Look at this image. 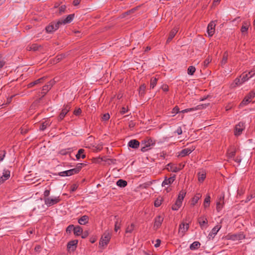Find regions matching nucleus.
I'll return each instance as SVG.
<instances>
[{
    "label": "nucleus",
    "instance_id": "16",
    "mask_svg": "<svg viewBox=\"0 0 255 255\" xmlns=\"http://www.w3.org/2000/svg\"><path fill=\"white\" fill-rule=\"evenodd\" d=\"M74 16V14H71L68 15L65 18L63 19H60L59 21L60 22L61 25L69 23L73 20Z\"/></svg>",
    "mask_w": 255,
    "mask_h": 255
},
{
    "label": "nucleus",
    "instance_id": "27",
    "mask_svg": "<svg viewBox=\"0 0 255 255\" xmlns=\"http://www.w3.org/2000/svg\"><path fill=\"white\" fill-rule=\"evenodd\" d=\"M244 83V82H242V77H240V78H237L235 79L232 86L233 87H235L237 86H239L243 84Z\"/></svg>",
    "mask_w": 255,
    "mask_h": 255
},
{
    "label": "nucleus",
    "instance_id": "25",
    "mask_svg": "<svg viewBox=\"0 0 255 255\" xmlns=\"http://www.w3.org/2000/svg\"><path fill=\"white\" fill-rule=\"evenodd\" d=\"M202 197V195L200 193L196 194L192 198L191 201V205L194 206L198 202V200Z\"/></svg>",
    "mask_w": 255,
    "mask_h": 255
},
{
    "label": "nucleus",
    "instance_id": "49",
    "mask_svg": "<svg viewBox=\"0 0 255 255\" xmlns=\"http://www.w3.org/2000/svg\"><path fill=\"white\" fill-rule=\"evenodd\" d=\"M179 112V108L177 106L175 107L172 110V113L174 114L172 116H174L175 114Z\"/></svg>",
    "mask_w": 255,
    "mask_h": 255
},
{
    "label": "nucleus",
    "instance_id": "59",
    "mask_svg": "<svg viewBox=\"0 0 255 255\" xmlns=\"http://www.w3.org/2000/svg\"><path fill=\"white\" fill-rule=\"evenodd\" d=\"M66 9V6L65 5H62L59 7V12L60 13H62L64 12Z\"/></svg>",
    "mask_w": 255,
    "mask_h": 255
},
{
    "label": "nucleus",
    "instance_id": "53",
    "mask_svg": "<svg viewBox=\"0 0 255 255\" xmlns=\"http://www.w3.org/2000/svg\"><path fill=\"white\" fill-rule=\"evenodd\" d=\"M195 110H196V108H189V109H185V110L182 111L181 112L183 113H188L189 112L195 111Z\"/></svg>",
    "mask_w": 255,
    "mask_h": 255
},
{
    "label": "nucleus",
    "instance_id": "3",
    "mask_svg": "<svg viewBox=\"0 0 255 255\" xmlns=\"http://www.w3.org/2000/svg\"><path fill=\"white\" fill-rule=\"evenodd\" d=\"M111 238V233L108 231H105L101 238L100 245L102 246H106L109 243Z\"/></svg>",
    "mask_w": 255,
    "mask_h": 255
},
{
    "label": "nucleus",
    "instance_id": "20",
    "mask_svg": "<svg viewBox=\"0 0 255 255\" xmlns=\"http://www.w3.org/2000/svg\"><path fill=\"white\" fill-rule=\"evenodd\" d=\"M139 144V142L136 139L130 140L128 143V146L134 149L138 148Z\"/></svg>",
    "mask_w": 255,
    "mask_h": 255
},
{
    "label": "nucleus",
    "instance_id": "39",
    "mask_svg": "<svg viewBox=\"0 0 255 255\" xmlns=\"http://www.w3.org/2000/svg\"><path fill=\"white\" fill-rule=\"evenodd\" d=\"M196 69L194 66H190L188 68V74L190 75H192L194 74L195 72Z\"/></svg>",
    "mask_w": 255,
    "mask_h": 255
},
{
    "label": "nucleus",
    "instance_id": "37",
    "mask_svg": "<svg viewBox=\"0 0 255 255\" xmlns=\"http://www.w3.org/2000/svg\"><path fill=\"white\" fill-rule=\"evenodd\" d=\"M72 151V150L71 148H67V149H61L59 151V153L63 155H67L68 153H70Z\"/></svg>",
    "mask_w": 255,
    "mask_h": 255
},
{
    "label": "nucleus",
    "instance_id": "47",
    "mask_svg": "<svg viewBox=\"0 0 255 255\" xmlns=\"http://www.w3.org/2000/svg\"><path fill=\"white\" fill-rule=\"evenodd\" d=\"M121 227V224H120V222H119L118 221V220H117L116 222H115V231L116 232H117L118 231V230L120 229Z\"/></svg>",
    "mask_w": 255,
    "mask_h": 255
},
{
    "label": "nucleus",
    "instance_id": "56",
    "mask_svg": "<svg viewBox=\"0 0 255 255\" xmlns=\"http://www.w3.org/2000/svg\"><path fill=\"white\" fill-rule=\"evenodd\" d=\"M182 201L177 199L174 204L180 208L182 205Z\"/></svg>",
    "mask_w": 255,
    "mask_h": 255
},
{
    "label": "nucleus",
    "instance_id": "19",
    "mask_svg": "<svg viewBox=\"0 0 255 255\" xmlns=\"http://www.w3.org/2000/svg\"><path fill=\"white\" fill-rule=\"evenodd\" d=\"M178 30V28L177 27H175L172 29V30L170 32L169 36L167 39V41H166L167 43H169L171 41V40L173 39V38L176 35Z\"/></svg>",
    "mask_w": 255,
    "mask_h": 255
},
{
    "label": "nucleus",
    "instance_id": "21",
    "mask_svg": "<svg viewBox=\"0 0 255 255\" xmlns=\"http://www.w3.org/2000/svg\"><path fill=\"white\" fill-rule=\"evenodd\" d=\"M175 180V176L170 177L168 178L166 177L162 183V186H165L167 185H170Z\"/></svg>",
    "mask_w": 255,
    "mask_h": 255
},
{
    "label": "nucleus",
    "instance_id": "4",
    "mask_svg": "<svg viewBox=\"0 0 255 255\" xmlns=\"http://www.w3.org/2000/svg\"><path fill=\"white\" fill-rule=\"evenodd\" d=\"M61 25L60 22L58 20L56 22H52L45 27L46 31L47 33H52L56 31Z\"/></svg>",
    "mask_w": 255,
    "mask_h": 255
},
{
    "label": "nucleus",
    "instance_id": "11",
    "mask_svg": "<svg viewBox=\"0 0 255 255\" xmlns=\"http://www.w3.org/2000/svg\"><path fill=\"white\" fill-rule=\"evenodd\" d=\"M163 217H162L161 216H158L157 217H156L154 219V223L153 228L155 230L159 228L161 226V225L163 222Z\"/></svg>",
    "mask_w": 255,
    "mask_h": 255
},
{
    "label": "nucleus",
    "instance_id": "54",
    "mask_svg": "<svg viewBox=\"0 0 255 255\" xmlns=\"http://www.w3.org/2000/svg\"><path fill=\"white\" fill-rule=\"evenodd\" d=\"M81 109L78 108L74 110V114L76 116H79L81 113Z\"/></svg>",
    "mask_w": 255,
    "mask_h": 255
},
{
    "label": "nucleus",
    "instance_id": "52",
    "mask_svg": "<svg viewBox=\"0 0 255 255\" xmlns=\"http://www.w3.org/2000/svg\"><path fill=\"white\" fill-rule=\"evenodd\" d=\"M211 61V59L209 57H208L207 58L205 59V60L204 62V66H207Z\"/></svg>",
    "mask_w": 255,
    "mask_h": 255
},
{
    "label": "nucleus",
    "instance_id": "14",
    "mask_svg": "<svg viewBox=\"0 0 255 255\" xmlns=\"http://www.w3.org/2000/svg\"><path fill=\"white\" fill-rule=\"evenodd\" d=\"M189 229V224L188 223H182L180 224L179 227V233L181 234L182 236L184 235V233L188 231Z\"/></svg>",
    "mask_w": 255,
    "mask_h": 255
},
{
    "label": "nucleus",
    "instance_id": "9",
    "mask_svg": "<svg viewBox=\"0 0 255 255\" xmlns=\"http://www.w3.org/2000/svg\"><path fill=\"white\" fill-rule=\"evenodd\" d=\"M221 226L220 225L215 226L212 230L211 232L208 235V238L209 239H213L214 238L216 235L217 234L218 231L221 229Z\"/></svg>",
    "mask_w": 255,
    "mask_h": 255
},
{
    "label": "nucleus",
    "instance_id": "24",
    "mask_svg": "<svg viewBox=\"0 0 255 255\" xmlns=\"http://www.w3.org/2000/svg\"><path fill=\"white\" fill-rule=\"evenodd\" d=\"M10 176V171L6 169H4L2 172V175L1 176L2 179L5 181L8 179Z\"/></svg>",
    "mask_w": 255,
    "mask_h": 255
},
{
    "label": "nucleus",
    "instance_id": "38",
    "mask_svg": "<svg viewBox=\"0 0 255 255\" xmlns=\"http://www.w3.org/2000/svg\"><path fill=\"white\" fill-rule=\"evenodd\" d=\"M228 53L226 52L224 53L223 58L221 61V64L222 65H225L228 60Z\"/></svg>",
    "mask_w": 255,
    "mask_h": 255
},
{
    "label": "nucleus",
    "instance_id": "1",
    "mask_svg": "<svg viewBox=\"0 0 255 255\" xmlns=\"http://www.w3.org/2000/svg\"><path fill=\"white\" fill-rule=\"evenodd\" d=\"M155 144V142L154 140H153L150 138H146L142 140L141 142V151L143 152H146L151 149Z\"/></svg>",
    "mask_w": 255,
    "mask_h": 255
},
{
    "label": "nucleus",
    "instance_id": "33",
    "mask_svg": "<svg viewBox=\"0 0 255 255\" xmlns=\"http://www.w3.org/2000/svg\"><path fill=\"white\" fill-rule=\"evenodd\" d=\"M210 199L211 198L209 195H208L205 198L203 204L205 208H206L210 206Z\"/></svg>",
    "mask_w": 255,
    "mask_h": 255
},
{
    "label": "nucleus",
    "instance_id": "64",
    "mask_svg": "<svg viewBox=\"0 0 255 255\" xmlns=\"http://www.w3.org/2000/svg\"><path fill=\"white\" fill-rule=\"evenodd\" d=\"M80 2V0H74L73 4L75 6L78 5Z\"/></svg>",
    "mask_w": 255,
    "mask_h": 255
},
{
    "label": "nucleus",
    "instance_id": "5",
    "mask_svg": "<svg viewBox=\"0 0 255 255\" xmlns=\"http://www.w3.org/2000/svg\"><path fill=\"white\" fill-rule=\"evenodd\" d=\"M45 204L50 207L52 205H54L58 203H59L60 201V199L59 197H55L54 198H45L44 199Z\"/></svg>",
    "mask_w": 255,
    "mask_h": 255
},
{
    "label": "nucleus",
    "instance_id": "7",
    "mask_svg": "<svg viewBox=\"0 0 255 255\" xmlns=\"http://www.w3.org/2000/svg\"><path fill=\"white\" fill-rule=\"evenodd\" d=\"M255 74V69H253L251 71L249 72L248 73H243L240 77H242V82H245L248 81L249 79L251 78Z\"/></svg>",
    "mask_w": 255,
    "mask_h": 255
},
{
    "label": "nucleus",
    "instance_id": "2",
    "mask_svg": "<svg viewBox=\"0 0 255 255\" xmlns=\"http://www.w3.org/2000/svg\"><path fill=\"white\" fill-rule=\"evenodd\" d=\"M255 97V89L251 91L240 103L239 107L242 108L251 102V100Z\"/></svg>",
    "mask_w": 255,
    "mask_h": 255
},
{
    "label": "nucleus",
    "instance_id": "60",
    "mask_svg": "<svg viewBox=\"0 0 255 255\" xmlns=\"http://www.w3.org/2000/svg\"><path fill=\"white\" fill-rule=\"evenodd\" d=\"M155 242H156V243L154 245V247L155 248H158V247H159V246L160 245L161 241L159 239H157L156 240Z\"/></svg>",
    "mask_w": 255,
    "mask_h": 255
},
{
    "label": "nucleus",
    "instance_id": "32",
    "mask_svg": "<svg viewBox=\"0 0 255 255\" xmlns=\"http://www.w3.org/2000/svg\"><path fill=\"white\" fill-rule=\"evenodd\" d=\"M158 80V78L152 77L150 80V88L153 89L156 85Z\"/></svg>",
    "mask_w": 255,
    "mask_h": 255
},
{
    "label": "nucleus",
    "instance_id": "63",
    "mask_svg": "<svg viewBox=\"0 0 255 255\" xmlns=\"http://www.w3.org/2000/svg\"><path fill=\"white\" fill-rule=\"evenodd\" d=\"M161 201L159 200H156L154 202V206L156 207L160 206L161 205Z\"/></svg>",
    "mask_w": 255,
    "mask_h": 255
},
{
    "label": "nucleus",
    "instance_id": "44",
    "mask_svg": "<svg viewBox=\"0 0 255 255\" xmlns=\"http://www.w3.org/2000/svg\"><path fill=\"white\" fill-rule=\"evenodd\" d=\"M74 226L73 225H69L66 230V231L68 233H71L72 231H74Z\"/></svg>",
    "mask_w": 255,
    "mask_h": 255
},
{
    "label": "nucleus",
    "instance_id": "31",
    "mask_svg": "<svg viewBox=\"0 0 255 255\" xmlns=\"http://www.w3.org/2000/svg\"><path fill=\"white\" fill-rule=\"evenodd\" d=\"M78 244L77 240H72L68 242L67 244V248L70 249L72 247L76 248L77 245Z\"/></svg>",
    "mask_w": 255,
    "mask_h": 255
},
{
    "label": "nucleus",
    "instance_id": "6",
    "mask_svg": "<svg viewBox=\"0 0 255 255\" xmlns=\"http://www.w3.org/2000/svg\"><path fill=\"white\" fill-rule=\"evenodd\" d=\"M245 128V123L240 122L236 125L235 128L234 134L236 136H239L242 133L243 131Z\"/></svg>",
    "mask_w": 255,
    "mask_h": 255
},
{
    "label": "nucleus",
    "instance_id": "43",
    "mask_svg": "<svg viewBox=\"0 0 255 255\" xmlns=\"http://www.w3.org/2000/svg\"><path fill=\"white\" fill-rule=\"evenodd\" d=\"M51 88L48 85H45L42 88V93L44 94V95H45L47 93V92Z\"/></svg>",
    "mask_w": 255,
    "mask_h": 255
},
{
    "label": "nucleus",
    "instance_id": "8",
    "mask_svg": "<svg viewBox=\"0 0 255 255\" xmlns=\"http://www.w3.org/2000/svg\"><path fill=\"white\" fill-rule=\"evenodd\" d=\"M70 108L71 107L70 106V105H66L64 107V108L62 109L58 116V121H61L63 119L65 115L69 111Z\"/></svg>",
    "mask_w": 255,
    "mask_h": 255
},
{
    "label": "nucleus",
    "instance_id": "17",
    "mask_svg": "<svg viewBox=\"0 0 255 255\" xmlns=\"http://www.w3.org/2000/svg\"><path fill=\"white\" fill-rule=\"evenodd\" d=\"M194 149L195 148L193 147L183 149L180 151L179 155L182 157H184L190 154Z\"/></svg>",
    "mask_w": 255,
    "mask_h": 255
},
{
    "label": "nucleus",
    "instance_id": "13",
    "mask_svg": "<svg viewBox=\"0 0 255 255\" xmlns=\"http://www.w3.org/2000/svg\"><path fill=\"white\" fill-rule=\"evenodd\" d=\"M76 174V170H74V169H71L70 170L60 172L58 173V175L60 176H69L74 174Z\"/></svg>",
    "mask_w": 255,
    "mask_h": 255
},
{
    "label": "nucleus",
    "instance_id": "18",
    "mask_svg": "<svg viewBox=\"0 0 255 255\" xmlns=\"http://www.w3.org/2000/svg\"><path fill=\"white\" fill-rule=\"evenodd\" d=\"M224 196H223V197H221L219 198V201L217 203L216 209L218 212H220L222 209V208L223 207V205L224 204Z\"/></svg>",
    "mask_w": 255,
    "mask_h": 255
},
{
    "label": "nucleus",
    "instance_id": "28",
    "mask_svg": "<svg viewBox=\"0 0 255 255\" xmlns=\"http://www.w3.org/2000/svg\"><path fill=\"white\" fill-rule=\"evenodd\" d=\"M83 232L82 227L79 226H76L74 227V234L75 236H80Z\"/></svg>",
    "mask_w": 255,
    "mask_h": 255
},
{
    "label": "nucleus",
    "instance_id": "30",
    "mask_svg": "<svg viewBox=\"0 0 255 255\" xmlns=\"http://www.w3.org/2000/svg\"><path fill=\"white\" fill-rule=\"evenodd\" d=\"M250 24L247 21L244 22L243 25L241 27V32L242 33L246 32L248 31Z\"/></svg>",
    "mask_w": 255,
    "mask_h": 255
},
{
    "label": "nucleus",
    "instance_id": "51",
    "mask_svg": "<svg viewBox=\"0 0 255 255\" xmlns=\"http://www.w3.org/2000/svg\"><path fill=\"white\" fill-rule=\"evenodd\" d=\"M128 112V109L126 107H122L120 113L121 115H124Z\"/></svg>",
    "mask_w": 255,
    "mask_h": 255
},
{
    "label": "nucleus",
    "instance_id": "55",
    "mask_svg": "<svg viewBox=\"0 0 255 255\" xmlns=\"http://www.w3.org/2000/svg\"><path fill=\"white\" fill-rule=\"evenodd\" d=\"M50 195V190H45L44 192L43 195L45 198H49L48 196Z\"/></svg>",
    "mask_w": 255,
    "mask_h": 255
},
{
    "label": "nucleus",
    "instance_id": "40",
    "mask_svg": "<svg viewBox=\"0 0 255 255\" xmlns=\"http://www.w3.org/2000/svg\"><path fill=\"white\" fill-rule=\"evenodd\" d=\"M236 155V151L234 149L230 150L228 151V156L229 158H233Z\"/></svg>",
    "mask_w": 255,
    "mask_h": 255
},
{
    "label": "nucleus",
    "instance_id": "34",
    "mask_svg": "<svg viewBox=\"0 0 255 255\" xmlns=\"http://www.w3.org/2000/svg\"><path fill=\"white\" fill-rule=\"evenodd\" d=\"M200 246V243L199 242H194L190 245V249L192 250L197 249Z\"/></svg>",
    "mask_w": 255,
    "mask_h": 255
},
{
    "label": "nucleus",
    "instance_id": "41",
    "mask_svg": "<svg viewBox=\"0 0 255 255\" xmlns=\"http://www.w3.org/2000/svg\"><path fill=\"white\" fill-rule=\"evenodd\" d=\"M134 225L132 223L130 225H129L126 229V233H131L132 231L134 230Z\"/></svg>",
    "mask_w": 255,
    "mask_h": 255
},
{
    "label": "nucleus",
    "instance_id": "45",
    "mask_svg": "<svg viewBox=\"0 0 255 255\" xmlns=\"http://www.w3.org/2000/svg\"><path fill=\"white\" fill-rule=\"evenodd\" d=\"M84 163H78L76 168H73L74 170H76V174H77L78 173H79V172L80 171V170L82 168V166L83 165H84Z\"/></svg>",
    "mask_w": 255,
    "mask_h": 255
},
{
    "label": "nucleus",
    "instance_id": "57",
    "mask_svg": "<svg viewBox=\"0 0 255 255\" xmlns=\"http://www.w3.org/2000/svg\"><path fill=\"white\" fill-rule=\"evenodd\" d=\"M182 201L177 199L174 204L180 208L182 205Z\"/></svg>",
    "mask_w": 255,
    "mask_h": 255
},
{
    "label": "nucleus",
    "instance_id": "42",
    "mask_svg": "<svg viewBox=\"0 0 255 255\" xmlns=\"http://www.w3.org/2000/svg\"><path fill=\"white\" fill-rule=\"evenodd\" d=\"M6 151L5 150L0 149V162L3 161L5 156Z\"/></svg>",
    "mask_w": 255,
    "mask_h": 255
},
{
    "label": "nucleus",
    "instance_id": "46",
    "mask_svg": "<svg viewBox=\"0 0 255 255\" xmlns=\"http://www.w3.org/2000/svg\"><path fill=\"white\" fill-rule=\"evenodd\" d=\"M206 175L205 174L203 173H199V177H198V180L199 182H203L204 179H205Z\"/></svg>",
    "mask_w": 255,
    "mask_h": 255
},
{
    "label": "nucleus",
    "instance_id": "22",
    "mask_svg": "<svg viewBox=\"0 0 255 255\" xmlns=\"http://www.w3.org/2000/svg\"><path fill=\"white\" fill-rule=\"evenodd\" d=\"M89 218L87 215L82 216L78 219V223L82 225H85L88 223Z\"/></svg>",
    "mask_w": 255,
    "mask_h": 255
},
{
    "label": "nucleus",
    "instance_id": "23",
    "mask_svg": "<svg viewBox=\"0 0 255 255\" xmlns=\"http://www.w3.org/2000/svg\"><path fill=\"white\" fill-rule=\"evenodd\" d=\"M45 78H46L45 77H41L32 82L30 83L27 85L28 88H31L35 85H37L39 83H42L43 82V81L45 79Z\"/></svg>",
    "mask_w": 255,
    "mask_h": 255
},
{
    "label": "nucleus",
    "instance_id": "50",
    "mask_svg": "<svg viewBox=\"0 0 255 255\" xmlns=\"http://www.w3.org/2000/svg\"><path fill=\"white\" fill-rule=\"evenodd\" d=\"M56 82V81L55 80V78H54L53 80L50 81L47 85H48L51 88Z\"/></svg>",
    "mask_w": 255,
    "mask_h": 255
},
{
    "label": "nucleus",
    "instance_id": "35",
    "mask_svg": "<svg viewBox=\"0 0 255 255\" xmlns=\"http://www.w3.org/2000/svg\"><path fill=\"white\" fill-rule=\"evenodd\" d=\"M186 192L184 190H181L179 192L177 199L182 201L186 195Z\"/></svg>",
    "mask_w": 255,
    "mask_h": 255
},
{
    "label": "nucleus",
    "instance_id": "15",
    "mask_svg": "<svg viewBox=\"0 0 255 255\" xmlns=\"http://www.w3.org/2000/svg\"><path fill=\"white\" fill-rule=\"evenodd\" d=\"M198 223L202 229L205 227H207L208 225V220L207 218L204 216L200 217L198 219Z\"/></svg>",
    "mask_w": 255,
    "mask_h": 255
},
{
    "label": "nucleus",
    "instance_id": "36",
    "mask_svg": "<svg viewBox=\"0 0 255 255\" xmlns=\"http://www.w3.org/2000/svg\"><path fill=\"white\" fill-rule=\"evenodd\" d=\"M146 86L144 84L141 85L139 88V94L142 96L145 93Z\"/></svg>",
    "mask_w": 255,
    "mask_h": 255
},
{
    "label": "nucleus",
    "instance_id": "26",
    "mask_svg": "<svg viewBox=\"0 0 255 255\" xmlns=\"http://www.w3.org/2000/svg\"><path fill=\"white\" fill-rule=\"evenodd\" d=\"M84 149L81 148L79 149L78 153L76 155V157L77 159H79L80 157L84 159L86 157V155L84 154Z\"/></svg>",
    "mask_w": 255,
    "mask_h": 255
},
{
    "label": "nucleus",
    "instance_id": "10",
    "mask_svg": "<svg viewBox=\"0 0 255 255\" xmlns=\"http://www.w3.org/2000/svg\"><path fill=\"white\" fill-rule=\"evenodd\" d=\"M215 24L214 22H211L208 25L207 28V32L208 36L211 37L215 33Z\"/></svg>",
    "mask_w": 255,
    "mask_h": 255
},
{
    "label": "nucleus",
    "instance_id": "62",
    "mask_svg": "<svg viewBox=\"0 0 255 255\" xmlns=\"http://www.w3.org/2000/svg\"><path fill=\"white\" fill-rule=\"evenodd\" d=\"M178 135H180L182 133V130L181 127H178L175 131Z\"/></svg>",
    "mask_w": 255,
    "mask_h": 255
},
{
    "label": "nucleus",
    "instance_id": "48",
    "mask_svg": "<svg viewBox=\"0 0 255 255\" xmlns=\"http://www.w3.org/2000/svg\"><path fill=\"white\" fill-rule=\"evenodd\" d=\"M102 120L104 121H107L110 119V115L109 113L104 114L102 117Z\"/></svg>",
    "mask_w": 255,
    "mask_h": 255
},
{
    "label": "nucleus",
    "instance_id": "12",
    "mask_svg": "<svg viewBox=\"0 0 255 255\" xmlns=\"http://www.w3.org/2000/svg\"><path fill=\"white\" fill-rule=\"evenodd\" d=\"M183 168V166L181 168H178L175 164L170 163L167 165L166 169L169 171L176 173L181 170Z\"/></svg>",
    "mask_w": 255,
    "mask_h": 255
},
{
    "label": "nucleus",
    "instance_id": "29",
    "mask_svg": "<svg viewBox=\"0 0 255 255\" xmlns=\"http://www.w3.org/2000/svg\"><path fill=\"white\" fill-rule=\"evenodd\" d=\"M127 182L123 179H119L117 182V185L120 187H125L127 185Z\"/></svg>",
    "mask_w": 255,
    "mask_h": 255
},
{
    "label": "nucleus",
    "instance_id": "61",
    "mask_svg": "<svg viewBox=\"0 0 255 255\" xmlns=\"http://www.w3.org/2000/svg\"><path fill=\"white\" fill-rule=\"evenodd\" d=\"M5 65V62L4 61L0 58V69L2 68L4 65Z\"/></svg>",
    "mask_w": 255,
    "mask_h": 255
},
{
    "label": "nucleus",
    "instance_id": "58",
    "mask_svg": "<svg viewBox=\"0 0 255 255\" xmlns=\"http://www.w3.org/2000/svg\"><path fill=\"white\" fill-rule=\"evenodd\" d=\"M77 188H78V186L76 184H73L71 186L70 191L71 192H73L75 191L77 189Z\"/></svg>",
    "mask_w": 255,
    "mask_h": 255
}]
</instances>
